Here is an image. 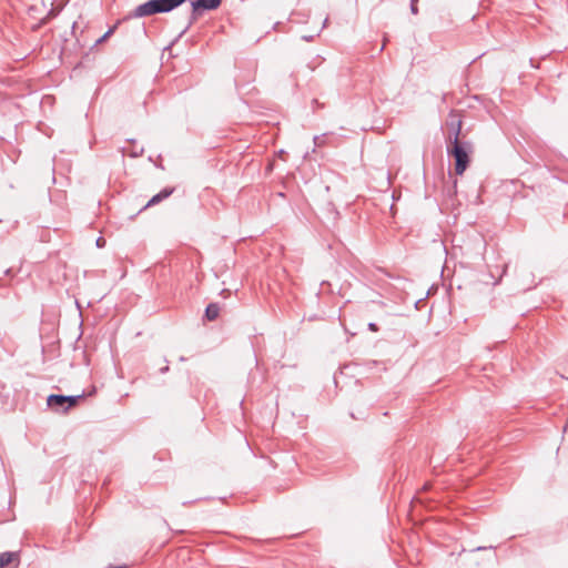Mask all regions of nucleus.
<instances>
[{
    "label": "nucleus",
    "instance_id": "obj_19",
    "mask_svg": "<svg viewBox=\"0 0 568 568\" xmlns=\"http://www.w3.org/2000/svg\"><path fill=\"white\" fill-rule=\"evenodd\" d=\"M109 568H124L123 566H111Z\"/></svg>",
    "mask_w": 568,
    "mask_h": 568
},
{
    "label": "nucleus",
    "instance_id": "obj_10",
    "mask_svg": "<svg viewBox=\"0 0 568 568\" xmlns=\"http://www.w3.org/2000/svg\"><path fill=\"white\" fill-rule=\"evenodd\" d=\"M417 2H418V0H410V12L413 14H417L418 13Z\"/></svg>",
    "mask_w": 568,
    "mask_h": 568
},
{
    "label": "nucleus",
    "instance_id": "obj_15",
    "mask_svg": "<svg viewBox=\"0 0 568 568\" xmlns=\"http://www.w3.org/2000/svg\"><path fill=\"white\" fill-rule=\"evenodd\" d=\"M168 371H169V366H168V365H166V366H164V367H162V368H160V373H161V374H164V373H166Z\"/></svg>",
    "mask_w": 568,
    "mask_h": 568
},
{
    "label": "nucleus",
    "instance_id": "obj_20",
    "mask_svg": "<svg viewBox=\"0 0 568 568\" xmlns=\"http://www.w3.org/2000/svg\"><path fill=\"white\" fill-rule=\"evenodd\" d=\"M191 503H192V501H183V505L185 506V505H189V504H191Z\"/></svg>",
    "mask_w": 568,
    "mask_h": 568
},
{
    "label": "nucleus",
    "instance_id": "obj_2",
    "mask_svg": "<svg viewBox=\"0 0 568 568\" xmlns=\"http://www.w3.org/2000/svg\"><path fill=\"white\" fill-rule=\"evenodd\" d=\"M185 2L186 0H149L142 4H139L128 14L125 19L142 18L156 13L171 12Z\"/></svg>",
    "mask_w": 568,
    "mask_h": 568
},
{
    "label": "nucleus",
    "instance_id": "obj_7",
    "mask_svg": "<svg viewBox=\"0 0 568 568\" xmlns=\"http://www.w3.org/2000/svg\"><path fill=\"white\" fill-rule=\"evenodd\" d=\"M220 306L217 303H210L205 308V318L207 321H214L219 317Z\"/></svg>",
    "mask_w": 568,
    "mask_h": 568
},
{
    "label": "nucleus",
    "instance_id": "obj_3",
    "mask_svg": "<svg viewBox=\"0 0 568 568\" xmlns=\"http://www.w3.org/2000/svg\"><path fill=\"white\" fill-rule=\"evenodd\" d=\"M222 3V0H192V16L187 22V24L184 27V29L181 31L180 37H182L193 24V22L196 20V14L202 11H212L217 9Z\"/></svg>",
    "mask_w": 568,
    "mask_h": 568
},
{
    "label": "nucleus",
    "instance_id": "obj_16",
    "mask_svg": "<svg viewBox=\"0 0 568 568\" xmlns=\"http://www.w3.org/2000/svg\"><path fill=\"white\" fill-rule=\"evenodd\" d=\"M303 40H305V41H312V40H313V36H304V37H303Z\"/></svg>",
    "mask_w": 568,
    "mask_h": 568
},
{
    "label": "nucleus",
    "instance_id": "obj_4",
    "mask_svg": "<svg viewBox=\"0 0 568 568\" xmlns=\"http://www.w3.org/2000/svg\"><path fill=\"white\" fill-rule=\"evenodd\" d=\"M67 398L62 394H50L47 397L48 407L55 413H67L68 405H65Z\"/></svg>",
    "mask_w": 568,
    "mask_h": 568
},
{
    "label": "nucleus",
    "instance_id": "obj_17",
    "mask_svg": "<svg viewBox=\"0 0 568 568\" xmlns=\"http://www.w3.org/2000/svg\"><path fill=\"white\" fill-rule=\"evenodd\" d=\"M484 549H486V548L485 547H477L475 550L479 551V550H484Z\"/></svg>",
    "mask_w": 568,
    "mask_h": 568
},
{
    "label": "nucleus",
    "instance_id": "obj_9",
    "mask_svg": "<svg viewBox=\"0 0 568 568\" xmlns=\"http://www.w3.org/2000/svg\"><path fill=\"white\" fill-rule=\"evenodd\" d=\"M115 28H116L115 26L110 28L101 38H99L97 40L95 43L99 44V43L103 42L108 37H110L114 32Z\"/></svg>",
    "mask_w": 568,
    "mask_h": 568
},
{
    "label": "nucleus",
    "instance_id": "obj_11",
    "mask_svg": "<svg viewBox=\"0 0 568 568\" xmlns=\"http://www.w3.org/2000/svg\"><path fill=\"white\" fill-rule=\"evenodd\" d=\"M324 136H325V134H323V135H321V136H318V135L314 136V144H315L316 146H321V145H322V143H323V138H324Z\"/></svg>",
    "mask_w": 568,
    "mask_h": 568
},
{
    "label": "nucleus",
    "instance_id": "obj_6",
    "mask_svg": "<svg viewBox=\"0 0 568 568\" xmlns=\"http://www.w3.org/2000/svg\"><path fill=\"white\" fill-rule=\"evenodd\" d=\"M14 561L19 564L18 551H4L0 554V568H3Z\"/></svg>",
    "mask_w": 568,
    "mask_h": 568
},
{
    "label": "nucleus",
    "instance_id": "obj_12",
    "mask_svg": "<svg viewBox=\"0 0 568 568\" xmlns=\"http://www.w3.org/2000/svg\"><path fill=\"white\" fill-rule=\"evenodd\" d=\"M368 329L372 331V332H377L378 331V326H377L376 323L371 322V323H368Z\"/></svg>",
    "mask_w": 568,
    "mask_h": 568
},
{
    "label": "nucleus",
    "instance_id": "obj_8",
    "mask_svg": "<svg viewBox=\"0 0 568 568\" xmlns=\"http://www.w3.org/2000/svg\"><path fill=\"white\" fill-rule=\"evenodd\" d=\"M64 397L67 398L65 405H68V410H69L71 407L75 406L79 403V400L84 397V395L83 394L75 395V396L64 395Z\"/></svg>",
    "mask_w": 568,
    "mask_h": 568
},
{
    "label": "nucleus",
    "instance_id": "obj_14",
    "mask_svg": "<svg viewBox=\"0 0 568 568\" xmlns=\"http://www.w3.org/2000/svg\"><path fill=\"white\" fill-rule=\"evenodd\" d=\"M142 153H143V149H140V151L134 150V151L132 152L131 156L136 158V156L141 155Z\"/></svg>",
    "mask_w": 568,
    "mask_h": 568
},
{
    "label": "nucleus",
    "instance_id": "obj_13",
    "mask_svg": "<svg viewBox=\"0 0 568 568\" xmlns=\"http://www.w3.org/2000/svg\"><path fill=\"white\" fill-rule=\"evenodd\" d=\"M105 245V240L103 237H98L97 240V246L103 247Z\"/></svg>",
    "mask_w": 568,
    "mask_h": 568
},
{
    "label": "nucleus",
    "instance_id": "obj_1",
    "mask_svg": "<svg viewBox=\"0 0 568 568\" xmlns=\"http://www.w3.org/2000/svg\"><path fill=\"white\" fill-rule=\"evenodd\" d=\"M450 120L447 121L449 134L447 138V153L454 158V170L457 175H462L468 168L471 152V144L469 142H460L459 135L462 132V120L456 115L450 114Z\"/></svg>",
    "mask_w": 568,
    "mask_h": 568
},
{
    "label": "nucleus",
    "instance_id": "obj_5",
    "mask_svg": "<svg viewBox=\"0 0 568 568\" xmlns=\"http://www.w3.org/2000/svg\"><path fill=\"white\" fill-rule=\"evenodd\" d=\"M174 192V187H164L161 190L158 194L153 195L148 203L145 204L144 209L149 206H153L155 204H159L163 200L168 199L172 193Z\"/></svg>",
    "mask_w": 568,
    "mask_h": 568
},
{
    "label": "nucleus",
    "instance_id": "obj_18",
    "mask_svg": "<svg viewBox=\"0 0 568 568\" xmlns=\"http://www.w3.org/2000/svg\"><path fill=\"white\" fill-rule=\"evenodd\" d=\"M506 270H507V265L504 266L501 275H504L506 273Z\"/></svg>",
    "mask_w": 568,
    "mask_h": 568
}]
</instances>
